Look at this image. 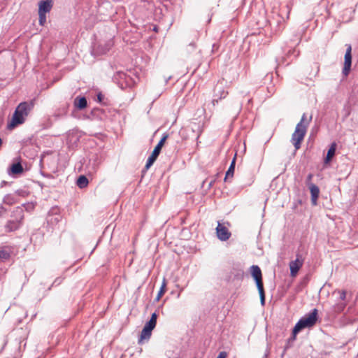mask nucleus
<instances>
[{"instance_id": "nucleus-29", "label": "nucleus", "mask_w": 358, "mask_h": 358, "mask_svg": "<svg viewBox=\"0 0 358 358\" xmlns=\"http://www.w3.org/2000/svg\"><path fill=\"white\" fill-rule=\"evenodd\" d=\"M313 177V175L312 173H309L306 178V184L307 185L310 186V184L312 183L311 180Z\"/></svg>"}, {"instance_id": "nucleus-28", "label": "nucleus", "mask_w": 358, "mask_h": 358, "mask_svg": "<svg viewBox=\"0 0 358 358\" xmlns=\"http://www.w3.org/2000/svg\"><path fill=\"white\" fill-rule=\"evenodd\" d=\"M284 12H286L287 13V18L288 19L289 18V13H290V8L288 6H286L285 8H282L280 9V15L282 16V13Z\"/></svg>"}, {"instance_id": "nucleus-9", "label": "nucleus", "mask_w": 358, "mask_h": 358, "mask_svg": "<svg viewBox=\"0 0 358 358\" xmlns=\"http://www.w3.org/2000/svg\"><path fill=\"white\" fill-rule=\"evenodd\" d=\"M110 42L94 44L92 49V54L94 56H99L106 54L110 49Z\"/></svg>"}, {"instance_id": "nucleus-36", "label": "nucleus", "mask_w": 358, "mask_h": 358, "mask_svg": "<svg viewBox=\"0 0 358 358\" xmlns=\"http://www.w3.org/2000/svg\"><path fill=\"white\" fill-rule=\"evenodd\" d=\"M268 350L266 351V352L265 353L264 356L263 357V358H267L268 355Z\"/></svg>"}, {"instance_id": "nucleus-31", "label": "nucleus", "mask_w": 358, "mask_h": 358, "mask_svg": "<svg viewBox=\"0 0 358 358\" xmlns=\"http://www.w3.org/2000/svg\"><path fill=\"white\" fill-rule=\"evenodd\" d=\"M5 212H6V209L2 205H0V217Z\"/></svg>"}, {"instance_id": "nucleus-8", "label": "nucleus", "mask_w": 358, "mask_h": 358, "mask_svg": "<svg viewBox=\"0 0 358 358\" xmlns=\"http://www.w3.org/2000/svg\"><path fill=\"white\" fill-rule=\"evenodd\" d=\"M346 47V52L344 57V65L342 70V74L345 77L349 75L352 65V47L350 44H347Z\"/></svg>"}, {"instance_id": "nucleus-21", "label": "nucleus", "mask_w": 358, "mask_h": 358, "mask_svg": "<svg viewBox=\"0 0 358 358\" xmlns=\"http://www.w3.org/2000/svg\"><path fill=\"white\" fill-rule=\"evenodd\" d=\"M4 203L11 206L16 203V199L12 194H6L3 199Z\"/></svg>"}, {"instance_id": "nucleus-4", "label": "nucleus", "mask_w": 358, "mask_h": 358, "mask_svg": "<svg viewBox=\"0 0 358 358\" xmlns=\"http://www.w3.org/2000/svg\"><path fill=\"white\" fill-rule=\"evenodd\" d=\"M15 216V219L8 220L5 224L6 232H12L17 230L22 225L24 219L23 210L21 207H17L13 212L12 216Z\"/></svg>"}, {"instance_id": "nucleus-23", "label": "nucleus", "mask_w": 358, "mask_h": 358, "mask_svg": "<svg viewBox=\"0 0 358 358\" xmlns=\"http://www.w3.org/2000/svg\"><path fill=\"white\" fill-rule=\"evenodd\" d=\"M166 280L165 278H164L163 280V282H162V285L160 287V289L157 294V296L155 299L156 301H159L160 299V298L162 296V295L165 293L166 292Z\"/></svg>"}, {"instance_id": "nucleus-12", "label": "nucleus", "mask_w": 358, "mask_h": 358, "mask_svg": "<svg viewBox=\"0 0 358 358\" xmlns=\"http://www.w3.org/2000/svg\"><path fill=\"white\" fill-rule=\"evenodd\" d=\"M155 327L145 323L143 329L141 331V336L138 340V343H142L143 340H149L151 335L152 331L155 329Z\"/></svg>"}, {"instance_id": "nucleus-18", "label": "nucleus", "mask_w": 358, "mask_h": 358, "mask_svg": "<svg viewBox=\"0 0 358 358\" xmlns=\"http://www.w3.org/2000/svg\"><path fill=\"white\" fill-rule=\"evenodd\" d=\"M336 149V143H332L330 145V148H329V150L327 151V156L324 159L325 164L329 163L331 160V159L333 158V157L335 155Z\"/></svg>"}, {"instance_id": "nucleus-5", "label": "nucleus", "mask_w": 358, "mask_h": 358, "mask_svg": "<svg viewBox=\"0 0 358 358\" xmlns=\"http://www.w3.org/2000/svg\"><path fill=\"white\" fill-rule=\"evenodd\" d=\"M252 276L255 280L257 287L259 291L260 302L262 306L265 304V292L262 282V274L260 268L257 265H252L250 267Z\"/></svg>"}, {"instance_id": "nucleus-34", "label": "nucleus", "mask_w": 358, "mask_h": 358, "mask_svg": "<svg viewBox=\"0 0 358 358\" xmlns=\"http://www.w3.org/2000/svg\"><path fill=\"white\" fill-rule=\"evenodd\" d=\"M99 110V109L98 108H94L92 111H91V113L92 115H95L96 113V112H98Z\"/></svg>"}, {"instance_id": "nucleus-3", "label": "nucleus", "mask_w": 358, "mask_h": 358, "mask_svg": "<svg viewBox=\"0 0 358 358\" xmlns=\"http://www.w3.org/2000/svg\"><path fill=\"white\" fill-rule=\"evenodd\" d=\"M317 309L314 308L302 317L294 327V334H297L305 328L313 327L317 321Z\"/></svg>"}, {"instance_id": "nucleus-20", "label": "nucleus", "mask_w": 358, "mask_h": 358, "mask_svg": "<svg viewBox=\"0 0 358 358\" xmlns=\"http://www.w3.org/2000/svg\"><path fill=\"white\" fill-rule=\"evenodd\" d=\"M89 181L85 176H80L77 180L76 185L80 188H84L87 186Z\"/></svg>"}, {"instance_id": "nucleus-27", "label": "nucleus", "mask_w": 358, "mask_h": 358, "mask_svg": "<svg viewBox=\"0 0 358 358\" xmlns=\"http://www.w3.org/2000/svg\"><path fill=\"white\" fill-rule=\"evenodd\" d=\"M338 292L339 294L340 301L345 302V301L346 299V295H347L346 291L345 290H338Z\"/></svg>"}, {"instance_id": "nucleus-33", "label": "nucleus", "mask_w": 358, "mask_h": 358, "mask_svg": "<svg viewBox=\"0 0 358 358\" xmlns=\"http://www.w3.org/2000/svg\"><path fill=\"white\" fill-rule=\"evenodd\" d=\"M296 334H294V329L292 330V336L289 338V341H294L296 339Z\"/></svg>"}, {"instance_id": "nucleus-6", "label": "nucleus", "mask_w": 358, "mask_h": 358, "mask_svg": "<svg viewBox=\"0 0 358 358\" xmlns=\"http://www.w3.org/2000/svg\"><path fill=\"white\" fill-rule=\"evenodd\" d=\"M168 136H169V135L166 134H163L162 138L160 139V141L158 142L157 145L154 148L151 155L147 159V162H146V164L145 166V169L148 170L153 164L155 161L157 159V158L158 157V156L161 152L162 148L163 147Z\"/></svg>"}, {"instance_id": "nucleus-7", "label": "nucleus", "mask_w": 358, "mask_h": 358, "mask_svg": "<svg viewBox=\"0 0 358 358\" xmlns=\"http://www.w3.org/2000/svg\"><path fill=\"white\" fill-rule=\"evenodd\" d=\"M228 94V92L224 90V80L218 81L214 87V99L213 104L215 106L219 100L225 98Z\"/></svg>"}, {"instance_id": "nucleus-22", "label": "nucleus", "mask_w": 358, "mask_h": 358, "mask_svg": "<svg viewBox=\"0 0 358 358\" xmlns=\"http://www.w3.org/2000/svg\"><path fill=\"white\" fill-rule=\"evenodd\" d=\"M346 306V303L344 301H340L338 302L334 306V310L336 313H341L344 310Z\"/></svg>"}, {"instance_id": "nucleus-26", "label": "nucleus", "mask_w": 358, "mask_h": 358, "mask_svg": "<svg viewBox=\"0 0 358 358\" xmlns=\"http://www.w3.org/2000/svg\"><path fill=\"white\" fill-rule=\"evenodd\" d=\"M45 14L46 13H38V15H39L38 22H39V24L41 25V26H43L44 24L46 22V15H45Z\"/></svg>"}, {"instance_id": "nucleus-35", "label": "nucleus", "mask_w": 358, "mask_h": 358, "mask_svg": "<svg viewBox=\"0 0 358 358\" xmlns=\"http://www.w3.org/2000/svg\"><path fill=\"white\" fill-rule=\"evenodd\" d=\"M16 194H17L18 195H23L22 194V190H17L16 191Z\"/></svg>"}, {"instance_id": "nucleus-17", "label": "nucleus", "mask_w": 358, "mask_h": 358, "mask_svg": "<svg viewBox=\"0 0 358 358\" xmlns=\"http://www.w3.org/2000/svg\"><path fill=\"white\" fill-rule=\"evenodd\" d=\"M236 159V153H235L234 157L231 162V164H230L227 171L226 172L224 181H227L229 178H233L234 170H235Z\"/></svg>"}, {"instance_id": "nucleus-24", "label": "nucleus", "mask_w": 358, "mask_h": 358, "mask_svg": "<svg viewBox=\"0 0 358 358\" xmlns=\"http://www.w3.org/2000/svg\"><path fill=\"white\" fill-rule=\"evenodd\" d=\"M98 162L96 161V159H94L93 161H92L91 159L90 160L89 162V164L87 165V167H92V170H90V171H92V172H96V169H97V167H98Z\"/></svg>"}, {"instance_id": "nucleus-14", "label": "nucleus", "mask_w": 358, "mask_h": 358, "mask_svg": "<svg viewBox=\"0 0 358 358\" xmlns=\"http://www.w3.org/2000/svg\"><path fill=\"white\" fill-rule=\"evenodd\" d=\"M52 7L51 0H41L38 3V13H46L50 11Z\"/></svg>"}, {"instance_id": "nucleus-11", "label": "nucleus", "mask_w": 358, "mask_h": 358, "mask_svg": "<svg viewBox=\"0 0 358 358\" xmlns=\"http://www.w3.org/2000/svg\"><path fill=\"white\" fill-rule=\"evenodd\" d=\"M216 234L217 238L222 241H227L231 236V232L229 229L218 222L217 227H216Z\"/></svg>"}, {"instance_id": "nucleus-1", "label": "nucleus", "mask_w": 358, "mask_h": 358, "mask_svg": "<svg viewBox=\"0 0 358 358\" xmlns=\"http://www.w3.org/2000/svg\"><path fill=\"white\" fill-rule=\"evenodd\" d=\"M34 103L31 101L21 102L15 108L13 115L12 120L8 124V129H13L17 125L22 124L25 122L26 117L33 110Z\"/></svg>"}, {"instance_id": "nucleus-39", "label": "nucleus", "mask_w": 358, "mask_h": 358, "mask_svg": "<svg viewBox=\"0 0 358 358\" xmlns=\"http://www.w3.org/2000/svg\"><path fill=\"white\" fill-rule=\"evenodd\" d=\"M59 279H57L56 280H55L54 283H57V281H58Z\"/></svg>"}, {"instance_id": "nucleus-30", "label": "nucleus", "mask_w": 358, "mask_h": 358, "mask_svg": "<svg viewBox=\"0 0 358 358\" xmlns=\"http://www.w3.org/2000/svg\"><path fill=\"white\" fill-rule=\"evenodd\" d=\"M227 353L224 351L220 352L217 358H227Z\"/></svg>"}, {"instance_id": "nucleus-13", "label": "nucleus", "mask_w": 358, "mask_h": 358, "mask_svg": "<svg viewBox=\"0 0 358 358\" xmlns=\"http://www.w3.org/2000/svg\"><path fill=\"white\" fill-rule=\"evenodd\" d=\"M308 187L311 194V203L313 206H315L317 204V201L319 197L320 189L316 185L313 183H310V186Z\"/></svg>"}, {"instance_id": "nucleus-10", "label": "nucleus", "mask_w": 358, "mask_h": 358, "mask_svg": "<svg viewBox=\"0 0 358 358\" xmlns=\"http://www.w3.org/2000/svg\"><path fill=\"white\" fill-rule=\"evenodd\" d=\"M303 264V259L299 254H296V259L294 261H292L289 263L290 275L291 276H295L299 269L302 267Z\"/></svg>"}, {"instance_id": "nucleus-19", "label": "nucleus", "mask_w": 358, "mask_h": 358, "mask_svg": "<svg viewBox=\"0 0 358 358\" xmlns=\"http://www.w3.org/2000/svg\"><path fill=\"white\" fill-rule=\"evenodd\" d=\"M24 169L20 162L14 163L11 165L9 171V174H20L23 172Z\"/></svg>"}, {"instance_id": "nucleus-15", "label": "nucleus", "mask_w": 358, "mask_h": 358, "mask_svg": "<svg viewBox=\"0 0 358 358\" xmlns=\"http://www.w3.org/2000/svg\"><path fill=\"white\" fill-rule=\"evenodd\" d=\"M12 249L10 246L0 247V261L5 262L10 258Z\"/></svg>"}, {"instance_id": "nucleus-2", "label": "nucleus", "mask_w": 358, "mask_h": 358, "mask_svg": "<svg viewBox=\"0 0 358 358\" xmlns=\"http://www.w3.org/2000/svg\"><path fill=\"white\" fill-rule=\"evenodd\" d=\"M313 116L310 115L308 119L306 117V114L303 113L300 122L296 124L295 131L292 135L291 141L294 145L296 150H299L301 147V143L303 140L307 128L312 121Z\"/></svg>"}, {"instance_id": "nucleus-32", "label": "nucleus", "mask_w": 358, "mask_h": 358, "mask_svg": "<svg viewBox=\"0 0 358 358\" xmlns=\"http://www.w3.org/2000/svg\"><path fill=\"white\" fill-rule=\"evenodd\" d=\"M103 95L101 93H99L97 95V99L99 102H102L103 99Z\"/></svg>"}, {"instance_id": "nucleus-38", "label": "nucleus", "mask_w": 358, "mask_h": 358, "mask_svg": "<svg viewBox=\"0 0 358 358\" xmlns=\"http://www.w3.org/2000/svg\"><path fill=\"white\" fill-rule=\"evenodd\" d=\"M189 45H192L193 47H194V43H191Z\"/></svg>"}, {"instance_id": "nucleus-16", "label": "nucleus", "mask_w": 358, "mask_h": 358, "mask_svg": "<svg viewBox=\"0 0 358 358\" xmlns=\"http://www.w3.org/2000/svg\"><path fill=\"white\" fill-rule=\"evenodd\" d=\"M74 106L78 110H83L87 106V101L85 96H77L73 101Z\"/></svg>"}, {"instance_id": "nucleus-37", "label": "nucleus", "mask_w": 358, "mask_h": 358, "mask_svg": "<svg viewBox=\"0 0 358 358\" xmlns=\"http://www.w3.org/2000/svg\"><path fill=\"white\" fill-rule=\"evenodd\" d=\"M59 217H56V218H55V221H57V222H58V221H59Z\"/></svg>"}, {"instance_id": "nucleus-25", "label": "nucleus", "mask_w": 358, "mask_h": 358, "mask_svg": "<svg viewBox=\"0 0 358 358\" xmlns=\"http://www.w3.org/2000/svg\"><path fill=\"white\" fill-rule=\"evenodd\" d=\"M157 317V315L156 313H153L151 315L150 320L148 321L146 323L151 324L154 327H156Z\"/></svg>"}]
</instances>
